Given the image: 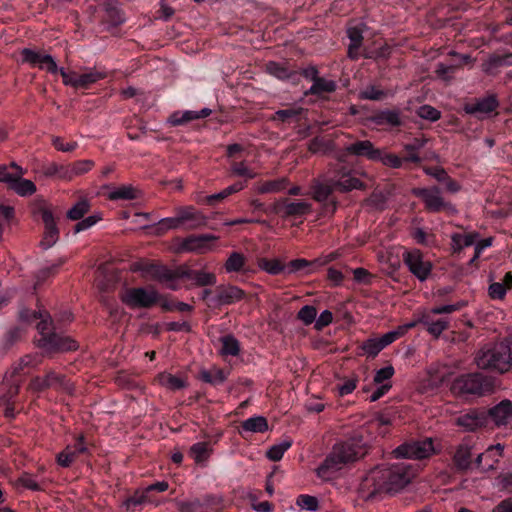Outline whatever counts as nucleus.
I'll return each mask as SVG.
<instances>
[{
    "instance_id": "1",
    "label": "nucleus",
    "mask_w": 512,
    "mask_h": 512,
    "mask_svg": "<svg viewBox=\"0 0 512 512\" xmlns=\"http://www.w3.org/2000/svg\"><path fill=\"white\" fill-rule=\"evenodd\" d=\"M365 453L362 439L350 438L334 444L323 462L316 468V475L324 480L334 479L349 462L355 461Z\"/></svg>"
},
{
    "instance_id": "2",
    "label": "nucleus",
    "mask_w": 512,
    "mask_h": 512,
    "mask_svg": "<svg viewBox=\"0 0 512 512\" xmlns=\"http://www.w3.org/2000/svg\"><path fill=\"white\" fill-rule=\"evenodd\" d=\"M475 363L480 369H489L500 373L511 371L512 353L510 346L503 342L485 345L476 354Z\"/></svg>"
},
{
    "instance_id": "3",
    "label": "nucleus",
    "mask_w": 512,
    "mask_h": 512,
    "mask_svg": "<svg viewBox=\"0 0 512 512\" xmlns=\"http://www.w3.org/2000/svg\"><path fill=\"white\" fill-rule=\"evenodd\" d=\"M490 386V382L482 374L470 373L456 378L451 390L457 395H482Z\"/></svg>"
},
{
    "instance_id": "4",
    "label": "nucleus",
    "mask_w": 512,
    "mask_h": 512,
    "mask_svg": "<svg viewBox=\"0 0 512 512\" xmlns=\"http://www.w3.org/2000/svg\"><path fill=\"white\" fill-rule=\"evenodd\" d=\"M122 302L130 308H149L159 300L153 287L127 288L121 294Z\"/></svg>"
},
{
    "instance_id": "5",
    "label": "nucleus",
    "mask_w": 512,
    "mask_h": 512,
    "mask_svg": "<svg viewBox=\"0 0 512 512\" xmlns=\"http://www.w3.org/2000/svg\"><path fill=\"white\" fill-rule=\"evenodd\" d=\"M329 181L335 189L340 192H349L355 189H362L364 184L355 175V172L339 164L332 166L327 171Z\"/></svg>"
},
{
    "instance_id": "6",
    "label": "nucleus",
    "mask_w": 512,
    "mask_h": 512,
    "mask_svg": "<svg viewBox=\"0 0 512 512\" xmlns=\"http://www.w3.org/2000/svg\"><path fill=\"white\" fill-rule=\"evenodd\" d=\"M403 261L408 270L421 282L428 279L433 265L431 261L424 258L423 254L417 250L407 251L403 254Z\"/></svg>"
},
{
    "instance_id": "7",
    "label": "nucleus",
    "mask_w": 512,
    "mask_h": 512,
    "mask_svg": "<svg viewBox=\"0 0 512 512\" xmlns=\"http://www.w3.org/2000/svg\"><path fill=\"white\" fill-rule=\"evenodd\" d=\"M413 194L422 198L429 211L439 212L441 210H447L451 213L456 212L455 207L443 199L438 187L416 188L413 189Z\"/></svg>"
},
{
    "instance_id": "8",
    "label": "nucleus",
    "mask_w": 512,
    "mask_h": 512,
    "mask_svg": "<svg viewBox=\"0 0 512 512\" xmlns=\"http://www.w3.org/2000/svg\"><path fill=\"white\" fill-rule=\"evenodd\" d=\"M37 343L47 353L69 352L78 348L74 339L56 332L51 333L49 337L38 338Z\"/></svg>"
},
{
    "instance_id": "9",
    "label": "nucleus",
    "mask_w": 512,
    "mask_h": 512,
    "mask_svg": "<svg viewBox=\"0 0 512 512\" xmlns=\"http://www.w3.org/2000/svg\"><path fill=\"white\" fill-rule=\"evenodd\" d=\"M434 452L431 438L423 441L406 443L397 447L393 453L396 458L423 459L429 457Z\"/></svg>"
},
{
    "instance_id": "10",
    "label": "nucleus",
    "mask_w": 512,
    "mask_h": 512,
    "mask_svg": "<svg viewBox=\"0 0 512 512\" xmlns=\"http://www.w3.org/2000/svg\"><path fill=\"white\" fill-rule=\"evenodd\" d=\"M388 493H395L404 488L413 477V472L403 463L385 466Z\"/></svg>"
},
{
    "instance_id": "11",
    "label": "nucleus",
    "mask_w": 512,
    "mask_h": 512,
    "mask_svg": "<svg viewBox=\"0 0 512 512\" xmlns=\"http://www.w3.org/2000/svg\"><path fill=\"white\" fill-rule=\"evenodd\" d=\"M362 490L367 493L368 498L381 492L388 493L385 466L376 467L365 476L362 482Z\"/></svg>"
},
{
    "instance_id": "12",
    "label": "nucleus",
    "mask_w": 512,
    "mask_h": 512,
    "mask_svg": "<svg viewBox=\"0 0 512 512\" xmlns=\"http://www.w3.org/2000/svg\"><path fill=\"white\" fill-rule=\"evenodd\" d=\"M246 296L244 290L235 285H221L217 287L216 295L209 298V304L215 307L232 305L240 302Z\"/></svg>"
},
{
    "instance_id": "13",
    "label": "nucleus",
    "mask_w": 512,
    "mask_h": 512,
    "mask_svg": "<svg viewBox=\"0 0 512 512\" xmlns=\"http://www.w3.org/2000/svg\"><path fill=\"white\" fill-rule=\"evenodd\" d=\"M23 61L28 63L32 67H37L42 70H46L51 74L58 72V66L54 58L46 53L36 51L29 48H24L21 52Z\"/></svg>"
},
{
    "instance_id": "14",
    "label": "nucleus",
    "mask_w": 512,
    "mask_h": 512,
    "mask_svg": "<svg viewBox=\"0 0 512 512\" xmlns=\"http://www.w3.org/2000/svg\"><path fill=\"white\" fill-rule=\"evenodd\" d=\"M88 451L83 436L76 438L73 444H68L63 451L57 455V463L64 468L69 467L81 454Z\"/></svg>"
},
{
    "instance_id": "15",
    "label": "nucleus",
    "mask_w": 512,
    "mask_h": 512,
    "mask_svg": "<svg viewBox=\"0 0 512 512\" xmlns=\"http://www.w3.org/2000/svg\"><path fill=\"white\" fill-rule=\"evenodd\" d=\"M40 213L41 218L45 224V232L43 239L40 242V245L43 249L46 250L52 247L58 241L59 231L54 216L49 209H41Z\"/></svg>"
},
{
    "instance_id": "16",
    "label": "nucleus",
    "mask_w": 512,
    "mask_h": 512,
    "mask_svg": "<svg viewBox=\"0 0 512 512\" xmlns=\"http://www.w3.org/2000/svg\"><path fill=\"white\" fill-rule=\"evenodd\" d=\"M311 209V204L303 200L293 202H281L276 207H274V211L283 218L302 217L310 213Z\"/></svg>"
},
{
    "instance_id": "17",
    "label": "nucleus",
    "mask_w": 512,
    "mask_h": 512,
    "mask_svg": "<svg viewBox=\"0 0 512 512\" xmlns=\"http://www.w3.org/2000/svg\"><path fill=\"white\" fill-rule=\"evenodd\" d=\"M489 418L496 426H505L512 421V401L502 400L488 410Z\"/></svg>"
},
{
    "instance_id": "18",
    "label": "nucleus",
    "mask_w": 512,
    "mask_h": 512,
    "mask_svg": "<svg viewBox=\"0 0 512 512\" xmlns=\"http://www.w3.org/2000/svg\"><path fill=\"white\" fill-rule=\"evenodd\" d=\"M177 215L183 228L196 229L206 223V217L192 206L179 208Z\"/></svg>"
},
{
    "instance_id": "19",
    "label": "nucleus",
    "mask_w": 512,
    "mask_h": 512,
    "mask_svg": "<svg viewBox=\"0 0 512 512\" xmlns=\"http://www.w3.org/2000/svg\"><path fill=\"white\" fill-rule=\"evenodd\" d=\"M217 240L212 234L192 235L183 239L180 251L203 253L209 249V243Z\"/></svg>"
},
{
    "instance_id": "20",
    "label": "nucleus",
    "mask_w": 512,
    "mask_h": 512,
    "mask_svg": "<svg viewBox=\"0 0 512 512\" xmlns=\"http://www.w3.org/2000/svg\"><path fill=\"white\" fill-rule=\"evenodd\" d=\"M504 446L501 444L492 445L484 453L478 454L475 464L483 470L493 469L502 456Z\"/></svg>"
},
{
    "instance_id": "21",
    "label": "nucleus",
    "mask_w": 512,
    "mask_h": 512,
    "mask_svg": "<svg viewBox=\"0 0 512 512\" xmlns=\"http://www.w3.org/2000/svg\"><path fill=\"white\" fill-rule=\"evenodd\" d=\"M364 30L365 24L363 23L350 25L347 29L348 38L350 40V44L348 46V56L351 59H358L360 56L359 49L362 46Z\"/></svg>"
},
{
    "instance_id": "22",
    "label": "nucleus",
    "mask_w": 512,
    "mask_h": 512,
    "mask_svg": "<svg viewBox=\"0 0 512 512\" xmlns=\"http://www.w3.org/2000/svg\"><path fill=\"white\" fill-rule=\"evenodd\" d=\"M134 270L142 271L143 273L150 275L152 278L165 283L175 280V273L165 266L138 263L135 264Z\"/></svg>"
},
{
    "instance_id": "23",
    "label": "nucleus",
    "mask_w": 512,
    "mask_h": 512,
    "mask_svg": "<svg viewBox=\"0 0 512 512\" xmlns=\"http://www.w3.org/2000/svg\"><path fill=\"white\" fill-rule=\"evenodd\" d=\"M486 415L483 412L471 410L465 414L460 415L456 419V424L466 431H474L483 426L486 422Z\"/></svg>"
},
{
    "instance_id": "24",
    "label": "nucleus",
    "mask_w": 512,
    "mask_h": 512,
    "mask_svg": "<svg viewBox=\"0 0 512 512\" xmlns=\"http://www.w3.org/2000/svg\"><path fill=\"white\" fill-rule=\"evenodd\" d=\"M345 149L349 154L364 156L371 161H375L376 158H379V149L375 148L373 143L369 140L354 142L348 145Z\"/></svg>"
},
{
    "instance_id": "25",
    "label": "nucleus",
    "mask_w": 512,
    "mask_h": 512,
    "mask_svg": "<svg viewBox=\"0 0 512 512\" xmlns=\"http://www.w3.org/2000/svg\"><path fill=\"white\" fill-rule=\"evenodd\" d=\"M211 114V109L203 108L200 111L186 110V111H176L170 115L167 120V123L177 126L182 125L184 123L199 119L205 118Z\"/></svg>"
},
{
    "instance_id": "26",
    "label": "nucleus",
    "mask_w": 512,
    "mask_h": 512,
    "mask_svg": "<svg viewBox=\"0 0 512 512\" xmlns=\"http://www.w3.org/2000/svg\"><path fill=\"white\" fill-rule=\"evenodd\" d=\"M375 161H379L383 165L390 168L398 169L402 167L404 162H420V157L418 154H410L404 158H401L396 154L388 153L382 149H379V158H376Z\"/></svg>"
},
{
    "instance_id": "27",
    "label": "nucleus",
    "mask_w": 512,
    "mask_h": 512,
    "mask_svg": "<svg viewBox=\"0 0 512 512\" xmlns=\"http://www.w3.org/2000/svg\"><path fill=\"white\" fill-rule=\"evenodd\" d=\"M498 106V101L495 96H488L473 105L466 107L467 113L474 114L480 118L489 116Z\"/></svg>"
},
{
    "instance_id": "28",
    "label": "nucleus",
    "mask_w": 512,
    "mask_h": 512,
    "mask_svg": "<svg viewBox=\"0 0 512 512\" xmlns=\"http://www.w3.org/2000/svg\"><path fill=\"white\" fill-rule=\"evenodd\" d=\"M432 316L431 312L426 311L419 317V322L426 326L431 335L438 338L448 328L449 320L446 318L434 320Z\"/></svg>"
},
{
    "instance_id": "29",
    "label": "nucleus",
    "mask_w": 512,
    "mask_h": 512,
    "mask_svg": "<svg viewBox=\"0 0 512 512\" xmlns=\"http://www.w3.org/2000/svg\"><path fill=\"white\" fill-rule=\"evenodd\" d=\"M138 196L139 190L131 184L111 187L107 193V198L112 201L134 200Z\"/></svg>"
},
{
    "instance_id": "30",
    "label": "nucleus",
    "mask_w": 512,
    "mask_h": 512,
    "mask_svg": "<svg viewBox=\"0 0 512 512\" xmlns=\"http://www.w3.org/2000/svg\"><path fill=\"white\" fill-rule=\"evenodd\" d=\"M371 122L376 125L397 127L401 125L400 112L398 110H382L371 117Z\"/></svg>"
},
{
    "instance_id": "31",
    "label": "nucleus",
    "mask_w": 512,
    "mask_h": 512,
    "mask_svg": "<svg viewBox=\"0 0 512 512\" xmlns=\"http://www.w3.org/2000/svg\"><path fill=\"white\" fill-rule=\"evenodd\" d=\"M472 447L469 443L463 442L454 454V462L459 469L465 470L472 465Z\"/></svg>"
},
{
    "instance_id": "32",
    "label": "nucleus",
    "mask_w": 512,
    "mask_h": 512,
    "mask_svg": "<svg viewBox=\"0 0 512 512\" xmlns=\"http://www.w3.org/2000/svg\"><path fill=\"white\" fill-rule=\"evenodd\" d=\"M335 190L336 189L334 185H332V183L329 181V175L326 172L323 180L321 182H317L313 186L314 199L318 202H325Z\"/></svg>"
},
{
    "instance_id": "33",
    "label": "nucleus",
    "mask_w": 512,
    "mask_h": 512,
    "mask_svg": "<svg viewBox=\"0 0 512 512\" xmlns=\"http://www.w3.org/2000/svg\"><path fill=\"white\" fill-rule=\"evenodd\" d=\"M156 381L161 385L162 387L168 389V390H180L184 387H186V381L182 379L181 377L172 375L168 372H161L156 376Z\"/></svg>"
},
{
    "instance_id": "34",
    "label": "nucleus",
    "mask_w": 512,
    "mask_h": 512,
    "mask_svg": "<svg viewBox=\"0 0 512 512\" xmlns=\"http://www.w3.org/2000/svg\"><path fill=\"white\" fill-rule=\"evenodd\" d=\"M9 188L22 197L33 195L36 192V185L31 180L19 175H16Z\"/></svg>"
},
{
    "instance_id": "35",
    "label": "nucleus",
    "mask_w": 512,
    "mask_h": 512,
    "mask_svg": "<svg viewBox=\"0 0 512 512\" xmlns=\"http://www.w3.org/2000/svg\"><path fill=\"white\" fill-rule=\"evenodd\" d=\"M220 343L221 347L219 352L223 357H234L240 353V343L234 336L225 335L220 338Z\"/></svg>"
},
{
    "instance_id": "36",
    "label": "nucleus",
    "mask_w": 512,
    "mask_h": 512,
    "mask_svg": "<svg viewBox=\"0 0 512 512\" xmlns=\"http://www.w3.org/2000/svg\"><path fill=\"white\" fill-rule=\"evenodd\" d=\"M107 77V72L101 69L92 68L80 73V89H86L92 84Z\"/></svg>"
},
{
    "instance_id": "37",
    "label": "nucleus",
    "mask_w": 512,
    "mask_h": 512,
    "mask_svg": "<svg viewBox=\"0 0 512 512\" xmlns=\"http://www.w3.org/2000/svg\"><path fill=\"white\" fill-rule=\"evenodd\" d=\"M211 454V447L206 442L193 444L189 450V456L198 464L205 463Z\"/></svg>"
},
{
    "instance_id": "38",
    "label": "nucleus",
    "mask_w": 512,
    "mask_h": 512,
    "mask_svg": "<svg viewBox=\"0 0 512 512\" xmlns=\"http://www.w3.org/2000/svg\"><path fill=\"white\" fill-rule=\"evenodd\" d=\"M268 428V422L263 416H253L242 422V429L247 432L264 433Z\"/></svg>"
},
{
    "instance_id": "39",
    "label": "nucleus",
    "mask_w": 512,
    "mask_h": 512,
    "mask_svg": "<svg viewBox=\"0 0 512 512\" xmlns=\"http://www.w3.org/2000/svg\"><path fill=\"white\" fill-rule=\"evenodd\" d=\"M478 238L479 234L476 232L467 234H453L451 236L452 248L454 251H461L466 247L474 245Z\"/></svg>"
},
{
    "instance_id": "40",
    "label": "nucleus",
    "mask_w": 512,
    "mask_h": 512,
    "mask_svg": "<svg viewBox=\"0 0 512 512\" xmlns=\"http://www.w3.org/2000/svg\"><path fill=\"white\" fill-rule=\"evenodd\" d=\"M336 89V83L333 80L318 77L313 85L305 93V95H322L323 93H331Z\"/></svg>"
},
{
    "instance_id": "41",
    "label": "nucleus",
    "mask_w": 512,
    "mask_h": 512,
    "mask_svg": "<svg viewBox=\"0 0 512 512\" xmlns=\"http://www.w3.org/2000/svg\"><path fill=\"white\" fill-rule=\"evenodd\" d=\"M246 258L239 252H232L227 258L224 268L227 273L244 271Z\"/></svg>"
},
{
    "instance_id": "42",
    "label": "nucleus",
    "mask_w": 512,
    "mask_h": 512,
    "mask_svg": "<svg viewBox=\"0 0 512 512\" xmlns=\"http://www.w3.org/2000/svg\"><path fill=\"white\" fill-rule=\"evenodd\" d=\"M200 378L206 383L218 385L222 384L227 376L222 369L213 368L211 370H202L200 372Z\"/></svg>"
},
{
    "instance_id": "43",
    "label": "nucleus",
    "mask_w": 512,
    "mask_h": 512,
    "mask_svg": "<svg viewBox=\"0 0 512 512\" xmlns=\"http://www.w3.org/2000/svg\"><path fill=\"white\" fill-rule=\"evenodd\" d=\"M292 441L290 439H285L280 443H277L271 446L267 452L266 456L271 461H279L282 459L284 453L291 447Z\"/></svg>"
},
{
    "instance_id": "44",
    "label": "nucleus",
    "mask_w": 512,
    "mask_h": 512,
    "mask_svg": "<svg viewBox=\"0 0 512 512\" xmlns=\"http://www.w3.org/2000/svg\"><path fill=\"white\" fill-rule=\"evenodd\" d=\"M94 167V161L92 160H79L72 164H69L70 181L78 176L84 175Z\"/></svg>"
},
{
    "instance_id": "45",
    "label": "nucleus",
    "mask_w": 512,
    "mask_h": 512,
    "mask_svg": "<svg viewBox=\"0 0 512 512\" xmlns=\"http://www.w3.org/2000/svg\"><path fill=\"white\" fill-rule=\"evenodd\" d=\"M183 228L178 215L176 214L174 217L162 218L155 225L156 233L163 234L169 230L181 229Z\"/></svg>"
},
{
    "instance_id": "46",
    "label": "nucleus",
    "mask_w": 512,
    "mask_h": 512,
    "mask_svg": "<svg viewBox=\"0 0 512 512\" xmlns=\"http://www.w3.org/2000/svg\"><path fill=\"white\" fill-rule=\"evenodd\" d=\"M89 208V201L86 198H82L68 210L67 217L70 220H80L89 211Z\"/></svg>"
},
{
    "instance_id": "47",
    "label": "nucleus",
    "mask_w": 512,
    "mask_h": 512,
    "mask_svg": "<svg viewBox=\"0 0 512 512\" xmlns=\"http://www.w3.org/2000/svg\"><path fill=\"white\" fill-rule=\"evenodd\" d=\"M287 187L286 178H279L276 180L267 181L258 186L259 193H278L285 190Z\"/></svg>"
},
{
    "instance_id": "48",
    "label": "nucleus",
    "mask_w": 512,
    "mask_h": 512,
    "mask_svg": "<svg viewBox=\"0 0 512 512\" xmlns=\"http://www.w3.org/2000/svg\"><path fill=\"white\" fill-rule=\"evenodd\" d=\"M192 281L196 286L200 287L213 286L216 284L217 278L216 275L212 272H207L205 270H195Z\"/></svg>"
},
{
    "instance_id": "49",
    "label": "nucleus",
    "mask_w": 512,
    "mask_h": 512,
    "mask_svg": "<svg viewBox=\"0 0 512 512\" xmlns=\"http://www.w3.org/2000/svg\"><path fill=\"white\" fill-rule=\"evenodd\" d=\"M45 175L49 177H57L64 181H70L69 165L52 164L46 168Z\"/></svg>"
},
{
    "instance_id": "50",
    "label": "nucleus",
    "mask_w": 512,
    "mask_h": 512,
    "mask_svg": "<svg viewBox=\"0 0 512 512\" xmlns=\"http://www.w3.org/2000/svg\"><path fill=\"white\" fill-rule=\"evenodd\" d=\"M258 266L271 275H277L284 270V266L277 259L269 260L261 258L258 261Z\"/></svg>"
},
{
    "instance_id": "51",
    "label": "nucleus",
    "mask_w": 512,
    "mask_h": 512,
    "mask_svg": "<svg viewBox=\"0 0 512 512\" xmlns=\"http://www.w3.org/2000/svg\"><path fill=\"white\" fill-rule=\"evenodd\" d=\"M504 65V58L501 56H490L483 64L482 70L489 75H495L498 69Z\"/></svg>"
},
{
    "instance_id": "52",
    "label": "nucleus",
    "mask_w": 512,
    "mask_h": 512,
    "mask_svg": "<svg viewBox=\"0 0 512 512\" xmlns=\"http://www.w3.org/2000/svg\"><path fill=\"white\" fill-rule=\"evenodd\" d=\"M388 54V48L381 42L375 41L373 47L364 46L363 55L366 58H380Z\"/></svg>"
},
{
    "instance_id": "53",
    "label": "nucleus",
    "mask_w": 512,
    "mask_h": 512,
    "mask_svg": "<svg viewBox=\"0 0 512 512\" xmlns=\"http://www.w3.org/2000/svg\"><path fill=\"white\" fill-rule=\"evenodd\" d=\"M296 505L303 510L316 511L319 507V502L314 496L301 494L296 499Z\"/></svg>"
},
{
    "instance_id": "54",
    "label": "nucleus",
    "mask_w": 512,
    "mask_h": 512,
    "mask_svg": "<svg viewBox=\"0 0 512 512\" xmlns=\"http://www.w3.org/2000/svg\"><path fill=\"white\" fill-rule=\"evenodd\" d=\"M243 188H244V184L243 183H241V182L235 183L233 185H230V186L226 187L224 190H222L219 193H215V194L209 195L207 197V201L209 203H213V202H215L217 200H222V199L228 197L229 195L242 190Z\"/></svg>"
},
{
    "instance_id": "55",
    "label": "nucleus",
    "mask_w": 512,
    "mask_h": 512,
    "mask_svg": "<svg viewBox=\"0 0 512 512\" xmlns=\"http://www.w3.org/2000/svg\"><path fill=\"white\" fill-rule=\"evenodd\" d=\"M58 72H60L63 83L66 86L80 89V73L75 71H66L64 68H58Z\"/></svg>"
},
{
    "instance_id": "56",
    "label": "nucleus",
    "mask_w": 512,
    "mask_h": 512,
    "mask_svg": "<svg viewBox=\"0 0 512 512\" xmlns=\"http://www.w3.org/2000/svg\"><path fill=\"white\" fill-rule=\"evenodd\" d=\"M361 348L367 356L375 357L383 349V345L379 338H370L362 344Z\"/></svg>"
},
{
    "instance_id": "57",
    "label": "nucleus",
    "mask_w": 512,
    "mask_h": 512,
    "mask_svg": "<svg viewBox=\"0 0 512 512\" xmlns=\"http://www.w3.org/2000/svg\"><path fill=\"white\" fill-rule=\"evenodd\" d=\"M357 383L356 376L344 379L343 383L337 386V394L341 397L351 394L357 387Z\"/></svg>"
},
{
    "instance_id": "58",
    "label": "nucleus",
    "mask_w": 512,
    "mask_h": 512,
    "mask_svg": "<svg viewBox=\"0 0 512 512\" xmlns=\"http://www.w3.org/2000/svg\"><path fill=\"white\" fill-rule=\"evenodd\" d=\"M417 114L420 118L429 120L431 122L437 121L441 116L440 111L430 105H423L419 107Z\"/></svg>"
},
{
    "instance_id": "59",
    "label": "nucleus",
    "mask_w": 512,
    "mask_h": 512,
    "mask_svg": "<svg viewBox=\"0 0 512 512\" xmlns=\"http://www.w3.org/2000/svg\"><path fill=\"white\" fill-rule=\"evenodd\" d=\"M317 316V310L315 307L305 305L298 312V318L306 325L313 323Z\"/></svg>"
},
{
    "instance_id": "60",
    "label": "nucleus",
    "mask_w": 512,
    "mask_h": 512,
    "mask_svg": "<svg viewBox=\"0 0 512 512\" xmlns=\"http://www.w3.org/2000/svg\"><path fill=\"white\" fill-rule=\"evenodd\" d=\"M394 375V368L392 366H386L376 371L374 376V383L382 385L390 383L389 380Z\"/></svg>"
},
{
    "instance_id": "61",
    "label": "nucleus",
    "mask_w": 512,
    "mask_h": 512,
    "mask_svg": "<svg viewBox=\"0 0 512 512\" xmlns=\"http://www.w3.org/2000/svg\"><path fill=\"white\" fill-rule=\"evenodd\" d=\"M266 70L269 74L279 78V79H285L289 77L290 73L289 71L282 66L281 64L277 62H269L266 65Z\"/></svg>"
},
{
    "instance_id": "62",
    "label": "nucleus",
    "mask_w": 512,
    "mask_h": 512,
    "mask_svg": "<svg viewBox=\"0 0 512 512\" xmlns=\"http://www.w3.org/2000/svg\"><path fill=\"white\" fill-rule=\"evenodd\" d=\"M101 220V217L99 215H90L82 220H80L75 226H74V233H80L82 231H85L92 226H94L98 221Z\"/></svg>"
},
{
    "instance_id": "63",
    "label": "nucleus",
    "mask_w": 512,
    "mask_h": 512,
    "mask_svg": "<svg viewBox=\"0 0 512 512\" xmlns=\"http://www.w3.org/2000/svg\"><path fill=\"white\" fill-rule=\"evenodd\" d=\"M41 321L37 324V330L39 332L40 337H49L52 332H50L51 320L50 316L47 314H39Z\"/></svg>"
},
{
    "instance_id": "64",
    "label": "nucleus",
    "mask_w": 512,
    "mask_h": 512,
    "mask_svg": "<svg viewBox=\"0 0 512 512\" xmlns=\"http://www.w3.org/2000/svg\"><path fill=\"white\" fill-rule=\"evenodd\" d=\"M232 172L241 177L254 178L255 173L246 165L245 162L234 163L231 166Z\"/></svg>"
}]
</instances>
